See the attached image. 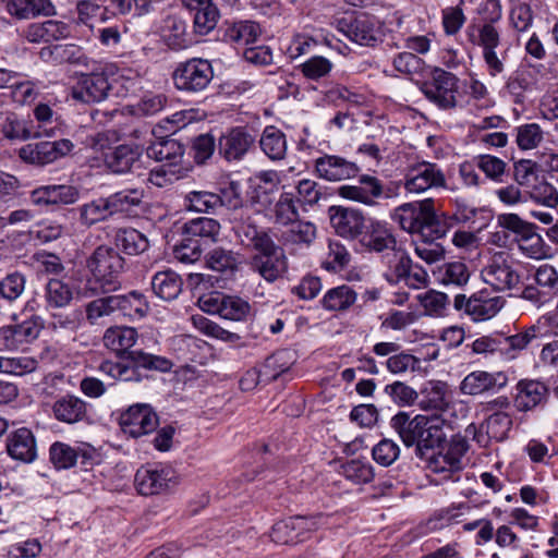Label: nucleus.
Here are the masks:
<instances>
[{
	"instance_id": "nucleus-1",
	"label": "nucleus",
	"mask_w": 558,
	"mask_h": 558,
	"mask_svg": "<svg viewBox=\"0 0 558 558\" xmlns=\"http://www.w3.org/2000/svg\"><path fill=\"white\" fill-rule=\"evenodd\" d=\"M390 424L402 442L407 447L415 445L420 454L424 449H434L446 440V421L437 414H417L410 418L407 412H399L392 416Z\"/></svg>"
},
{
	"instance_id": "nucleus-2",
	"label": "nucleus",
	"mask_w": 558,
	"mask_h": 558,
	"mask_svg": "<svg viewBox=\"0 0 558 558\" xmlns=\"http://www.w3.org/2000/svg\"><path fill=\"white\" fill-rule=\"evenodd\" d=\"M171 367L172 363L168 359L136 350L118 361L101 362L99 371L116 380L138 383L144 378L143 371L168 372Z\"/></svg>"
},
{
	"instance_id": "nucleus-3",
	"label": "nucleus",
	"mask_w": 558,
	"mask_h": 558,
	"mask_svg": "<svg viewBox=\"0 0 558 558\" xmlns=\"http://www.w3.org/2000/svg\"><path fill=\"white\" fill-rule=\"evenodd\" d=\"M391 219L409 233L425 236L426 231H433L438 239L447 232V229L437 227V215L432 199L400 205L391 214Z\"/></svg>"
},
{
	"instance_id": "nucleus-4",
	"label": "nucleus",
	"mask_w": 558,
	"mask_h": 558,
	"mask_svg": "<svg viewBox=\"0 0 558 558\" xmlns=\"http://www.w3.org/2000/svg\"><path fill=\"white\" fill-rule=\"evenodd\" d=\"M87 70L90 72H81V78L73 87L72 96L83 102H99L107 98L120 76L113 64L93 63Z\"/></svg>"
},
{
	"instance_id": "nucleus-5",
	"label": "nucleus",
	"mask_w": 558,
	"mask_h": 558,
	"mask_svg": "<svg viewBox=\"0 0 558 558\" xmlns=\"http://www.w3.org/2000/svg\"><path fill=\"white\" fill-rule=\"evenodd\" d=\"M86 266L102 292L118 288L117 279L123 269V258L114 248L106 245L98 246L88 257Z\"/></svg>"
},
{
	"instance_id": "nucleus-6",
	"label": "nucleus",
	"mask_w": 558,
	"mask_h": 558,
	"mask_svg": "<svg viewBox=\"0 0 558 558\" xmlns=\"http://www.w3.org/2000/svg\"><path fill=\"white\" fill-rule=\"evenodd\" d=\"M506 300L486 288L475 291L470 296L457 294L453 307L463 312L474 323L494 318L505 306Z\"/></svg>"
},
{
	"instance_id": "nucleus-7",
	"label": "nucleus",
	"mask_w": 558,
	"mask_h": 558,
	"mask_svg": "<svg viewBox=\"0 0 558 558\" xmlns=\"http://www.w3.org/2000/svg\"><path fill=\"white\" fill-rule=\"evenodd\" d=\"M458 82L459 80L452 73L436 69L433 72L432 80L425 82L421 90L438 108L450 110L459 105Z\"/></svg>"
},
{
	"instance_id": "nucleus-8",
	"label": "nucleus",
	"mask_w": 558,
	"mask_h": 558,
	"mask_svg": "<svg viewBox=\"0 0 558 558\" xmlns=\"http://www.w3.org/2000/svg\"><path fill=\"white\" fill-rule=\"evenodd\" d=\"M239 184L231 182L228 190L218 195L208 191H191L184 196V206L186 209L197 213H214L220 206L238 208L241 206Z\"/></svg>"
},
{
	"instance_id": "nucleus-9",
	"label": "nucleus",
	"mask_w": 558,
	"mask_h": 558,
	"mask_svg": "<svg viewBox=\"0 0 558 558\" xmlns=\"http://www.w3.org/2000/svg\"><path fill=\"white\" fill-rule=\"evenodd\" d=\"M214 77L211 64L204 59H191L181 63L173 72L174 86L184 92L204 90Z\"/></svg>"
},
{
	"instance_id": "nucleus-10",
	"label": "nucleus",
	"mask_w": 558,
	"mask_h": 558,
	"mask_svg": "<svg viewBox=\"0 0 558 558\" xmlns=\"http://www.w3.org/2000/svg\"><path fill=\"white\" fill-rule=\"evenodd\" d=\"M469 449L464 439L453 440L445 451L430 456L427 460V470L439 476V481L453 480L463 469L462 459Z\"/></svg>"
},
{
	"instance_id": "nucleus-11",
	"label": "nucleus",
	"mask_w": 558,
	"mask_h": 558,
	"mask_svg": "<svg viewBox=\"0 0 558 558\" xmlns=\"http://www.w3.org/2000/svg\"><path fill=\"white\" fill-rule=\"evenodd\" d=\"M481 277L495 291L519 289L521 283L520 274L502 253L493 256L490 262L482 269Z\"/></svg>"
},
{
	"instance_id": "nucleus-12",
	"label": "nucleus",
	"mask_w": 558,
	"mask_h": 558,
	"mask_svg": "<svg viewBox=\"0 0 558 558\" xmlns=\"http://www.w3.org/2000/svg\"><path fill=\"white\" fill-rule=\"evenodd\" d=\"M337 194L347 201L375 207L385 196L384 183L374 175L362 174L354 184H343L337 189Z\"/></svg>"
},
{
	"instance_id": "nucleus-13",
	"label": "nucleus",
	"mask_w": 558,
	"mask_h": 558,
	"mask_svg": "<svg viewBox=\"0 0 558 558\" xmlns=\"http://www.w3.org/2000/svg\"><path fill=\"white\" fill-rule=\"evenodd\" d=\"M445 186V173L433 162H418L412 166L405 174L404 189L409 193H423L429 189Z\"/></svg>"
},
{
	"instance_id": "nucleus-14",
	"label": "nucleus",
	"mask_w": 558,
	"mask_h": 558,
	"mask_svg": "<svg viewBox=\"0 0 558 558\" xmlns=\"http://www.w3.org/2000/svg\"><path fill=\"white\" fill-rule=\"evenodd\" d=\"M175 484V473L167 466H142L135 474L136 488L144 496L161 494Z\"/></svg>"
},
{
	"instance_id": "nucleus-15",
	"label": "nucleus",
	"mask_w": 558,
	"mask_h": 558,
	"mask_svg": "<svg viewBox=\"0 0 558 558\" xmlns=\"http://www.w3.org/2000/svg\"><path fill=\"white\" fill-rule=\"evenodd\" d=\"M252 268L268 282L282 277L288 269V260L283 248L275 242L257 252L252 258Z\"/></svg>"
},
{
	"instance_id": "nucleus-16",
	"label": "nucleus",
	"mask_w": 558,
	"mask_h": 558,
	"mask_svg": "<svg viewBox=\"0 0 558 558\" xmlns=\"http://www.w3.org/2000/svg\"><path fill=\"white\" fill-rule=\"evenodd\" d=\"M507 384L508 376L504 372L473 371L462 379L459 389L462 395L475 397L494 393Z\"/></svg>"
},
{
	"instance_id": "nucleus-17",
	"label": "nucleus",
	"mask_w": 558,
	"mask_h": 558,
	"mask_svg": "<svg viewBox=\"0 0 558 558\" xmlns=\"http://www.w3.org/2000/svg\"><path fill=\"white\" fill-rule=\"evenodd\" d=\"M157 425L156 413L144 403L131 405L121 416L123 432L135 438L151 433Z\"/></svg>"
},
{
	"instance_id": "nucleus-18",
	"label": "nucleus",
	"mask_w": 558,
	"mask_h": 558,
	"mask_svg": "<svg viewBox=\"0 0 558 558\" xmlns=\"http://www.w3.org/2000/svg\"><path fill=\"white\" fill-rule=\"evenodd\" d=\"M316 174L326 181L337 182L353 179L360 168L352 161L337 155H324L315 160Z\"/></svg>"
},
{
	"instance_id": "nucleus-19",
	"label": "nucleus",
	"mask_w": 558,
	"mask_h": 558,
	"mask_svg": "<svg viewBox=\"0 0 558 558\" xmlns=\"http://www.w3.org/2000/svg\"><path fill=\"white\" fill-rule=\"evenodd\" d=\"M332 25L343 35H371L379 32L378 21L367 13L345 11L333 16Z\"/></svg>"
},
{
	"instance_id": "nucleus-20",
	"label": "nucleus",
	"mask_w": 558,
	"mask_h": 558,
	"mask_svg": "<svg viewBox=\"0 0 558 558\" xmlns=\"http://www.w3.org/2000/svg\"><path fill=\"white\" fill-rule=\"evenodd\" d=\"M255 142V137L244 128H233L221 135L218 143L219 154L228 161L241 160Z\"/></svg>"
},
{
	"instance_id": "nucleus-21",
	"label": "nucleus",
	"mask_w": 558,
	"mask_h": 558,
	"mask_svg": "<svg viewBox=\"0 0 558 558\" xmlns=\"http://www.w3.org/2000/svg\"><path fill=\"white\" fill-rule=\"evenodd\" d=\"M251 202L259 206V209L268 208L279 191L281 175L276 170H263L254 175Z\"/></svg>"
},
{
	"instance_id": "nucleus-22",
	"label": "nucleus",
	"mask_w": 558,
	"mask_h": 558,
	"mask_svg": "<svg viewBox=\"0 0 558 558\" xmlns=\"http://www.w3.org/2000/svg\"><path fill=\"white\" fill-rule=\"evenodd\" d=\"M95 450L89 445H80L72 447L62 441H56L50 446L49 459L53 466L58 470H66L73 468L78 458L86 460L93 459Z\"/></svg>"
},
{
	"instance_id": "nucleus-23",
	"label": "nucleus",
	"mask_w": 558,
	"mask_h": 558,
	"mask_svg": "<svg viewBox=\"0 0 558 558\" xmlns=\"http://www.w3.org/2000/svg\"><path fill=\"white\" fill-rule=\"evenodd\" d=\"M548 389L546 385L535 379H521L515 385L513 403L518 411L527 412L546 400Z\"/></svg>"
},
{
	"instance_id": "nucleus-24",
	"label": "nucleus",
	"mask_w": 558,
	"mask_h": 558,
	"mask_svg": "<svg viewBox=\"0 0 558 558\" xmlns=\"http://www.w3.org/2000/svg\"><path fill=\"white\" fill-rule=\"evenodd\" d=\"M181 3L194 12V27L199 35H207L215 29L220 13L214 0H181Z\"/></svg>"
},
{
	"instance_id": "nucleus-25",
	"label": "nucleus",
	"mask_w": 558,
	"mask_h": 558,
	"mask_svg": "<svg viewBox=\"0 0 558 558\" xmlns=\"http://www.w3.org/2000/svg\"><path fill=\"white\" fill-rule=\"evenodd\" d=\"M381 262L385 266L383 276L390 284H398L410 276L412 259L401 247L386 252Z\"/></svg>"
},
{
	"instance_id": "nucleus-26",
	"label": "nucleus",
	"mask_w": 558,
	"mask_h": 558,
	"mask_svg": "<svg viewBox=\"0 0 558 558\" xmlns=\"http://www.w3.org/2000/svg\"><path fill=\"white\" fill-rule=\"evenodd\" d=\"M362 243L374 252H389L397 247V240L387 223L379 220H369L362 235Z\"/></svg>"
},
{
	"instance_id": "nucleus-27",
	"label": "nucleus",
	"mask_w": 558,
	"mask_h": 558,
	"mask_svg": "<svg viewBox=\"0 0 558 558\" xmlns=\"http://www.w3.org/2000/svg\"><path fill=\"white\" fill-rule=\"evenodd\" d=\"M330 220L336 232L343 238L354 239L365 227L364 215L354 208L337 207Z\"/></svg>"
},
{
	"instance_id": "nucleus-28",
	"label": "nucleus",
	"mask_w": 558,
	"mask_h": 558,
	"mask_svg": "<svg viewBox=\"0 0 558 558\" xmlns=\"http://www.w3.org/2000/svg\"><path fill=\"white\" fill-rule=\"evenodd\" d=\"M9 456L17 461L31 463L35 459V437L33 432L21 427L13 432L7 440Z\"/></svg>"
},
{
	"instance_id": "nucleus-29",
	"label": "nucleus",
	"mask_w": 558,
	"mask_h": 558,
	"mask_svg": "<svg viewBox=\"0 0 558 558\" xmlns=\"http://www.w3.org/2000/svg\"><path fill=\"white\" fill-rule=\"evenodd\" d=\"M143 149L138 145L123 144L106 155L107 167L114 173H126L136 166Z\"/></svg>"
},
{
	"instance_id": "nucleus-30",
	"label": "nucleus",
	"mask_w": 558,
	"mask_h": 558,
	"mask_svg": "<svg viewBox=\"0 0 558 558\" xmlns=\"http://www.w3.org/2000/svg\"><path fill=\"white\" fill-rule=\"evenodd\" d=\"M52 413L60 422L75 424L87 416V404L77 397L65 396L53 403Z\"/></svg>"
},
{
	"instance_id": "nucleus-31",
	"label": "nucleus",
	"mask_w": 558,
	"mask_h": 558,
	"mask_svg": "<svg viewBox=\"0 0 558 558\" xmlns=\"http://www.w3.org/2000/svg\"><path fill=\"white\" fill-rule=\"evenodd\" d=\"M475 4L480 35H498L495 24L501 19L500 0H475Z\"/></svg>"
},
{
	"instance_id": "nucleus-32",
	"label": "nucleus",
	"mask_w": 558,
	"mask_h": 558,
	"mask_svg": "<svg viewBox=\"0 0 558 558\" xmlns=\"http://www.w3.org/2000/svg\"><path fill=\"white\" fill-rule=\"evenodd\" d=\"M136 329L126 326L110 327L102 337L104 345L118 354L131 349L136 343Z\"/></svg>"
},
{
	"instance_id": "nucleus-33",
	"label": "nucleus",
	"mask_w": 558,
	"mask_h": 558,
	"mask_svg": "<svg viewBox=\"0 0 558 558\" xmlns=\"http://www.w3.org/2000/svg\"><path fill=\"white\" fill-rule=\"evenodd\" d=\"M259 145L262 150L271 160H281L287 154V138L284 133L275 125H268L264 129Z\"/></svg>"
},
{
	"instance_id": "nucleus-34",
	"label": "nucleus",
	"mask_w": 558,
	"mask_h": 558,
	"mask_svg": "<svg viewBox=\"0 0 558 558\" xmlns=\"http://www.w3.org/2000/svg\"><path fill=\"white\" fill-rule=\"evenodd\" d=\"M182 279L172 270L157 272L151 279L155 294L166 301L178 298L182 290Z\"/></svg>"
},
{
	"instance_id": "nucleus-35",
	"label": "nucleus",
	"mask_w": 558,
	"mask_h": 558,
	"mask_svg": "<svg viewBox=\"0 0 558 558\" xmlns=\"http://www.w3.org/2000/svg\"><path fill=\"white\" fill-rule=\"evenodd\" d=\"M147 156L156 161H168L169 165L178 163L184 154L183 146L173 138H160L150 144L146 149Z\"/></svg>"
},
{
	"instance_id": "nucleus-36",
	"label": "nucleus",
	"mask_w": 558,
	"mask_h": 558,
	"mask_svg": "<svg viewBox=\"0 0 558 558\" xmlns=\"http://www.w3.org/2000/svg\"><path fill=\"white\" fill-rule=\"evenodd\" d=\"M78 197L76 189L70 185H47L37 187V205L72 204Z\"/></svg>"
},
{
	"instance_id": "nucleus-37",
	"label": "nucleus",
	"mask_w": 558,
	"mask_h": 558,
	"mask_svg": "<svg viewBox=\"0 0 558 558\" xmlns=\"http://www.w3.org/2000/svg\"><path fill=\"white\" fill-rule=\"evenodd\" d=\"M437 281L442 286H465L471 277L468 266L462 262H450L439 266L435 272Z\"/></svg>"
},
{
	"instance_id": "nucleus-38",
	"label": "nucleus",
	"mask_w": 558,
	"mask_h": 558,
	"mask_svg": "<svg viewBox=\"0 0 558 558\" xmlns=\"http://www.w3.org/2000/svg\"><path fill=\"white\" fill-rule=\"evenodd\" d=\"M357 299L356 292L349 286L342 284L328 290L322 304L327 311H347Z\"/></svg>"
},
{
	"instance_id": "nucleus-39",
	"label": "nucleus",
	"mask_w": 558,
	"mask_h": 558,
	"mask_svg": "<svg viewBox=\"0 0 558 558\" xmlns=\"http://www.w3.org/2000/svg\"><path fill=\"white\" fill-rule=\"evenodd\" d=\"M116 301V307L118 312H121L123 316L131 319L144 317L148 310V303L142 293L132 291L125 295H113Z\"/></svg>"
},
{
	"instance_id": "nucleus-40",
	"label": "nucleus",
	"mask_w": 558,
	"mask_h": 558,
	"mask_svg": "<svg viewBox=\"0 0 558 558\" xmlns=\"http://www.w3.org/2000/svg\"><path fill=\"white\" fill-rule=\"evenodd\" d=\"M43 59L51 57L56 62H68L73 64H82L86 69L89 68L87 58L82 52L81 48L75 45H54L49 48L40 50Z\"/></svg>"
},
{
	"instance_id": "nucleus-41",
	"label": "nucleus",
	"mask_w": 558,
	"mask_h": 558,
	"mask_svg": "<svg viewBox=\"0 0 558 558\" xmlns=\"http://www.w3.org/2000/svg\"><path fill=\"white\" fill-rule=\"evenodd\" d=\"M420 408L422 410H445L448 402L447 384L442 381H429L422 391Z\"/></svg>"
},
{
	"instance_id": "nucleus-42",
	"label": "nucleus",
	"mask_w": 558,
	"mask_h": 558,
	"mask_svg": "<svg viewBox=\"0 0 558 558\" xmlns=\"http://www.w3.org/2000/svg\"><path fill=\"white\" fill-rule=\"evenodd\" d=\"M220 231L217 220L207 217L192 219L184 223L183 234L192 240L208 239L215 241Z\"/></svg>"
},
{
	"instance_id": "nucleus-43",
	"label": "nucleus",
	"mask_w": 558,
	"mask_h": 558,
	"mask_svg": "<svg viewBox=\"0 0 558 558\" xmlns=\"http://www.w3.org/2000/svg\"><path fill=\"white\" fill-rule=\"evenodd\" d=\"M78 210L81 223L87 227L107 220L112 216L107 197H100L86 203L82 205Z\"/></svg>"
},
{
	"instance_id": "nucleus-44",
	"label": "nucleus",
	"mask_w": 558,
	"mask_h": 558,
	"mask_svg": "<svg viewBox=\"0 0 558 558\" xmlns=\"http://www.w3.org/2000/svg\"><path fill=\"white\" fill-rule=\"evenodd\" d=\"M539 328L531 326L522 332L509 336L501 342L500 353L507 359H515L517 352L524 350L527 345L538 337Z\"/></svg>"
},
{
	"instance_id": "nucleus-45",
	"label": "nucleus",
	"mask_w": 558,
	"mask_h": 558,
	"mask_svg": "<svg viewBox=\"0 0 558 558\" xmlns=\"http://www.w3.org/2000/svg\"><path fill=\"white\" fill-rule=\"evenodd\" d=\"M62 133V122L47 105H37V138L54 137Z\"/></svg>"
},
{
	"instance_id": "nucleus-46",
	"label": "nucleus",
	"mask_w": 558,
	"mask_h": 558,
	"mask_svg": "<svg viewBox=\"0 0 558 558\" xmlns=\"http://www.w3.org/2000/svg\"><path fill=\"white\" fill-rule=\"evenodd\" d=\"M118 246L129 255H138L147 251L149 241L136 229H124L117 234Z\"/></svg>"
},
{
	"instance_id": "nucleus-47",
	"label": "nucleus",
	"mask_w": 558,
	"mask_h": 558,
	"mask_svg": "<svg viewBox=\"0 0 558 558\" xmlns=\"http://www.w3.org/2000/svg\"><path fill=\"white\" fill-rule=\"evenodd\" d=\"M73 146L69 140L37 143V165L50 163L68 155Z\"/></svg>"
},
{
	"instance_id": "nucleus-48",
	"label": "nucleus",
	"mask_w": 558,
	"mask_h": 558,
	"mask_svg": "<svg viewBox=\"0 0 558 558\" xmlns=\"http://www.w3.org/2000/svg\"><path fill=\"white\" fill-rule=\"evenodd\" d=\"M420 304L428 316H445L450 304L449 296L436 290H428L417 295Z\"/></svg>"
},
{
	"instance_id": "nucleus-49",
	"label": "nucleus",
	"mask_w": 558,
	"mask_h": 558,
	"mask_svg": "<svg viewBox=\"0 0 558 558\" xmlns=\"http://www.w3.org/2000/svg\"><path fill=\"white\" fill-rule=\"evenodd\" d=\"M143 196V192L137 189L123 190L108 196L112 216L119 213H129L142 203Z\"/></svg>"
},
{
	"instance_id": "nucleus-50",
	"label": "nucleus",
	"mask_w": 558,
	"mask_h": 558,
	"mask_svg": "<svg viewBox=\"0 0 558 558\" xmlns=\"http://www.w3.org/2000/svg\"><path fill=\"white\" fill-rule=\"evenodd\" d=\"M515 143L521 150L537 148L544 141V131L537 123H525L517 126Z\"/></svg>"
},
{
	"instance_id": "nucleus-51",
	"label": "nucleus",
	"mask_w": 558,
	"mask_h": 558,
	"mask_svg": "<svg viewBox=\"0 0 558 558\" xmlns=\"http://www.w3.org/2000/svg\"><path fill=\"white\" fill-rule=\"evenodd\" d=\"M113 295L99 298L85 305L86 319L90 325H100L102 318L117 312Z\"/></svg>"
},
{
	"instance_id": "nucleus-52",
	"label": "nucleus",
	"mask_w": 558,
	"mask_h": 558,
	"mask_svg": "<svg viewBox=\"0 0 558 558\" xmlns=\"http://www.w3.org/2000/svg\"><path fill=\"white\" fill-rule=\"evenodd\" d=\"M343 476L354 484H367L374 478L373 465L360 459H352L342 465Z\"/></svg>"
},
{
	"instance_id": "nucleus-53",
	"label": "nucleus",
	"mask_w": 558,
	"mask_h": 558,
	"mask_svg": "<svg viewBox=\"0 0 558 558\" xmlns=\"http://www.w3.org/2000/svg\"><path fill=\"white\" fill-rule=\"evenodd\" d=\"M347 41L339 37H324L326 45L336 49L340 54L359 53L361 47H373L377 43V37H345Z\"/></svg>"
},
{
	"instance_id": "nucleus-54",
	"label": "nucleus",
	"mask_w": 558,
	"mask_h": 558,
	"mask_svg": "<svg viewBox=\"0 0 558 558\" xmlns=\"http://www.w3.org/2000/svg\"><path fill=\"white\" fill-rule=\"evenodd\" d=\"M510 21L513 27L520 33L532 32V35H536L537 31H539L531 7L526 3H519L511 10Z\"/></svg>"
},
{
	"instance_id": "nucleus-55",
	"label": "nucleus",
	"mask_w": 558,
	"mask_h": 558,
	"mask_svg": "<svg viewBox=\"0 0 558 558\" xmlns=\"http://www.w3.org/2000/svg\"><path fill=\"white\" fill-rule=\"evenodd\" d=\"M251 312L250 304L239 296L225 295L219 316L225 319L244 320Z\"/></svg>"
},
{
	"instance_id": "nucleus-56",
	"label": "nucleus",
	"mask_w": 558,
	"mask_h": 558,
	"mask_svg": "<svg viewBox=\"0 0 558 558\" xmlns=\"http://www.w3.org/2000/svg\"><path fill=\"white\" fill-rule=\"evenodd\" d=\"M236 265L238 259L231 251L215 248L206 256V266L214 271H233Z\"/></svg>"
},
{
	"instance_id": "nucleus-57",
	"label": "nucleus",
	"mask_w": 558,
	"mask_h": 558,
	"mask_svg": "<svg viewBox=\"0 0 558 558\" xmlns=\"http://www.w3.org/2000/svg\"><path fill=\"white\" fill-rule=\"evenodd\" d=\"M519 250L527 257L533 259H542L546 256L544 241L539 234L534 232L533 227L530 232L518 238Z\"/></svg>"
},
{
	"instance_id": "nucleus-58",
	"label": "nucleus",
	"mask_w": 558,
	"mask_h": 558,
	"mask_svg": "<svg viewBox=\"0 0 558 558\" xmlns=\"http://www.w3.org/2000/svg\"><path fill=\"white\" fill-rule=\"evenodd\" d=\"M238 234L243 245L253 247L257 252L267 248V245L274 242L266 232L252 225L240 227Z\"/></svg>"
},
{
	"instance_id": "nucleus-59",
	"label": "nucleus",
	"mask_w": 558,
	"mask_h": 558,
	"mask_svg": "<svg viewBox=\"0 0 558 558\" xmlns=\"http://www.w3.org/2000/svg\"><path fill=\"white\" fill-rule=\"evenodd\" d=\"M274 221L288 226L295 222L299 213L290 194H282L274 207Z\"/></svg>"
},
{
	"instance_id": "nucleus-60",
	"label": "nucleus",
	"mask_w": 558,
	"mask_h": 558,
	"mask_svg": "<svg viewBox=\"0 0 558 558\" xmlns=\"http://www.w3.org/2000/svg\"><path fill=\"white\" fill-rule=\"evenodd\" d=\"M350 253L339 241H329L328 253L324 260V267L328 270L338 271L350 263Z\"/></svg>"
},
{
	"instance_id": "nucleus-61",
	"label": "nucleus",
	"mask_w": 558,
	"mask_h": 558,
	"mask_svg": "<svg viewBox=\"0 0 558 558\" xmlns=\"http://www.w3.org/2000/svg\"><path fill=\"white\" fill-rule=\"evenodd\" d=\"M385 392L392 401L400 407H409L415 403L418 398L417 392L411 386L403 381H395L385 387Z\"/></svg>"
},
{
	"instance_id": "nucleus-62",
	"label": "nucleus",
	"mask_w": 558,
	"mask_h": 558,
	"mask_svg": "<svg viewBox=\"0 0 558 558\" xmlns=\"http://www.w3.org/2000/svg\"><path fill=\"white\" fill-rule=\"evenodd\" d=\"M476 167L482 170L485 175L496 182H500L506 172V162L492 155H480L475 158Z\"/></svg>"
},
{
	"instance_id": "nucleus-63",
	"label": "nucleus",
	"mask_w": 558,
	"mask_h": 558,
	"mask_svg": "<svg viewBox=\"0 0 558 558\" xmlns=\"http://www.w3.org/2000/svg\"><path fill=\"white\" fill-rule=\"evenodd\" d=\"M418 364L420 360L416 356L404 351L395 353L386 361L387 369L393 375H402L408 372H415L418 367Z\"/></svg>"
},
{
	"instance_id": "nucleus-64",
	"label": "nucleus",
	"mask_w": 558,
	"mask_h": 558,
	"mask_svg": "<svg viewBox=\"0 0 558 558\" xmlns=\"http://www.w3.org/2000/svg\"><path fill=\"white\" fill-rule=\"evenodd\" d=\"M529 196L533 202L549 208L558 205V192L553 184L546 181H541L533 185Z\"/></svg>"
}]
</instances>
